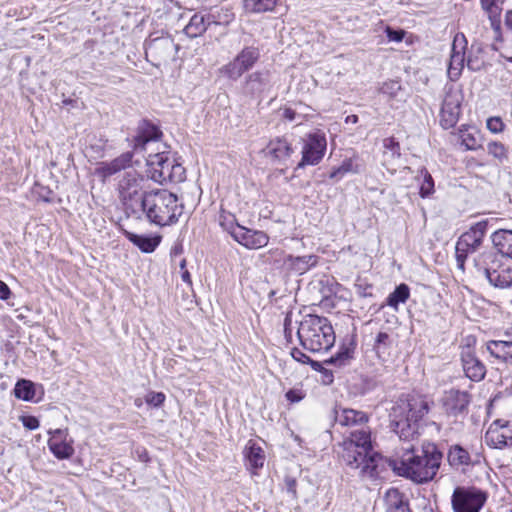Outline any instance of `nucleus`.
Instances as JSON below:
<instances>
[{
	"mask_svg": "<svg viewBox=\"0 0 512 512\" xmlns=\"http://www.w3.org/2000/svg\"><path fill=\"white\" fill-rule=\"evenodd\" d=\"M11 291L6 283L0 280V299L7 300L10 297Z\"/></svg>",
	"mask_w": 512,
	"mask_h": 512,
	"instance_id": "nucleus-57",
	"label": "nucleus"
},
{
	"mask_svg": "<svg viewBox=\"0 0 512 512\" xmlns=\"http://www.w3.org/2000/svg\"><path fill=\"white\" fill-rule=\"evenodd\" d=\"M285 397L287 401L294 404L300 402L305 397V393L300 388H293L286 392Z\"/></svg>",
	"mask_w": 512,
	"mask_h": 512,
	"instance_id": "nucleus-52",
	"label": "nucleus"
},
{
	"mask_svg": "<svg viewBox=\"0 0 512 512\" xmlns=\"http://www.w3.org/2000/svg\"><path fill=\"white\" fill-rule=\"evenodd\" d=\"M486 229L487 222L480 221L459 237L455 247V257L457 267L461 271L465 270V261L468 255L476 252L482 245Z\"/></svg>",
	"mask_w": 512,
	"mask_h": 512,
	"instance_id": "nucleus-7",
	"label": "nucleus"
},
{
	"mask_svg": "<svg viewBox=\"0 0 512 512\" xmlns=\"http://www.w3.org/2000/svg\"><path fill=\"white\" fill-rule=\"evenodd\" d=\"M461 362L463 371L466 377H468L470 380L478 382L485 377V365L469 348H466L461 352Z\"/></svg>",
	"mask_w": 512,
	"mask_h": 512,
	"instance_id": "nucleus-24",
	"label": "nucleus"
},
{
	"mask_svg": "<svg viewBox=\"0 0 512 512\" xmlns=\"http://www.w3.org/2000/svg\"><path fill=\"white\" fill-rule=\"evenodd\" d=\"M297 336L304 349L326 352L335 343V333L330 321L318 315H306L300 322Z\"/></svg>",
	"mask_w": 512,
	"mask_h": 512,
	"instance_id": "nucleus-4",
	"label": "nucleus"
},
{
	"mask_svg": "<svg viewBox=\"0 0 512 512\" xmlns=\"http://www.w3.org/2000/svg\"><path fill=\"white\" fill-rule=\"evenodd\" d=\"M420 174L423 177V180L420 184L419 194L422 198H426L434 193V181L426 169H422Z\"/></svg>",
	"mask_w": 512,
	"mask_h": 512,
	"instance_id": "nucleus-45",
	"label": "nucleus"
},
{
	"mask_svg": "<svg viewBox=\"0 0 512 512\" xmlns=\"http://www.w3.org/2000/svg\"><path fill=\"white\" fill-rule=\"evenodd\" d=\"M482 63H480L477 59H473L469 57L467 59V67L472 71H478L481 69Z\"/></svg>",
	"mask_w": 512,
	"mask_h": 512,
	"instance_id": "nucleus-59",
	"label": "nucleus"
},
{
	"mask_svg": "<svg viewBox=\"0 0 512 512\" xmlns=\"http://www.w3.org/2000/svg\"><path fill=\"white\" fill-rule=\"evenodd\" d=\"M166 396L162 392L150 391L145 395V402L155 408H159L163 405Z\"/></svg>",
	"mask_w": 512,
	"mask_h": 512,
	"instance_id": "nucleus-49",
	"label": "nucleus"
},
{
	"mask_svg": "<svg viewBox=\"0 0 512 512\" xmlns=\"http://www.w3.org/2000/svg\"><path fill=\"white\" fill-rule=\"evenodd\" d=\"M162 132L153 125H147L134 139V150L142 151L147 158L151 153L166 152V145L160 141Z\"/></svg>",
	"mask_w": 512,
	"mask_h": 512,
	"instance_id": "nucleus-13",
	"label": "nucleus"
},
{
	"mask_svg": "<svg viewBox=\"0 0 512 512\" xmlns=\"http://www.w3.org/2000/svg\"><path fill=\"white\" fill-rule=\"evenodd\" d=\"M166 1L169 2V4L168 3L165 4L168 9H171L172 6H175L179 9L182 7L181 0H166Z\"/></svg>",
	"mask_w": 512,
	"mask_h": 512,
	"instance_id": "nucleus-64",
	"label": "nucleus"
},
{
	"mask_svg": "<svg viewBox=\"0 0 512 512\" xmlns=\"http://www.w3.org/2000/svg\"><path fill=\"white\" fill-rule=\"evenodd\" d=\"M480 3H481L482 9L488 15V19L490 21L491 28L493 29L494 33L496 34V38H499L500 27H501L500 14H501L502 8L498 4V0H480Z\"/></svg>",
	"mask_w": 512,
	"mask_h": 512,
	"instance_id": "nucleus-30",
	"label": "nucleus"
},
{
	"mask_svg": "<svg viewBox=\"0 0 512 512\" xmlns=\"http://www.w3.org/2000/svg\"><path fill=\"white\" fill-rule=\"evenodd\" d=\"M487 152L500 162H503L508 158L507 148L500 142L495 141L488 143Z\"/></svg>",
	"mask_w": 512,
	"mask_h": 512,
	"instance_id": "nucleus-46",
	"label": "nucleus"
},
{
	"mask_svg": "<svg viewBox=\"0 0 512 512\" xmlns=\"http://www.w3.org/2000/svg\"><path fill=\"white\" fill-rule=\"evenodd\" d=\"M466 39L463 34H457L454 37L450 62L448 66V77L452 81H456L464 68Z\"/></svg>",
	"mask_w": 512,
	"mask_h": 512,
	"instance_id": "nucleus-18",
	"label": "nucleus"
},
{
	"mask_svg": "<svg viewBox=\"0 0 512 512\" xmlns=\"http://www.w3.org/2000/svg\"><path fill=\"white\" fill-rule=\"evenodd\" d=\"M354 352L353 343H349V345H344L340 348L339 352L325 361V363L330 365H335L338 367L344 366L348 363V361L352 358Z\"/></svg>",
	"mask_w": 512,
	"mask_h": 512,
	"instance_id": "nucleus-42",
	"label": "nucleus"
},
{
	"mask_svg": "<svg viewBox=\"0 0 512 512\" xmlns=\"http://www.w3.org/2000/svg\"><path fill=\"white\" fill-rule=\"evenodd\" d=\"M14 395L18 399L24 401H31L35 396L34 384L29 380H19L14 388Z\"/></svg>",
	"mask_w": 512,
	"mask_h": 512,
	"instance_id": "nucleus-41",
	"label": "nucleus"
},
{
	"mask_svg": "<svg viewBox=\"0 0 512 512\" xmlns=\"http://www.w3.org/2000/svg\"><path fill=\"white\" fill-rule=\"evenodd\" d=\"M429 403L423 396L403 395L391 406L390 424L400 440L412 441L418 435L419 421L429 412Z\"/></svg>",
	"mask_w": 512,
	"mask_h": 512,
	"instance_id": "nucleus-1",
	"label": "nucleus"
},
{
	"mask_svg": "<svg viewBox=\"0 0 512 512\" xmlns=\"http://www.w3.org/2000/svg\"><path fill=\"white\" fill-rule=\"evenodd\" d=\"M287 492L291 494L292 498H296V481L294 479L286 480Z\"/></svg>",
	"mask_w": 512,
	"mask_h": 512,
	"instance_id": "nucleus-58",
	"label": "nucleus"
},
{
	"mask_svg": "<svg viewBox=\"0 0 512 512\" xmlns=\"http://www.w3.org/2000/svg\"><path fill=\"white\" fill-rule=\"evenodd\" d=\"M341 457L346 465L359 468V461L367 450H371L370 430L356 429L342 443Z\"/></svg>",
	"mask_w": 512,
	"mask_h": 512,
	"instance_id": "nucleus-6",
	"label": "nucleus"
},
{
	"mask_svg": "<svg viewBox=\"0 0 512 512\" xmlns=\"http://www.w3.org/2000/svg\"><path fill=\"white\" fill-rule=\"evenodd\" d=\"M494 38L497 41H501L503 44L501 47H495L496 50H502V54L505 58L512 61V30L505 31V39H502L501 34L499 38H496V34L494 33Z\"/></svg>",
	"mask_w": 512,
	"mask_h": 512,
	"instance_id": "nucleus-47",
	"label": "nucleus"
},
{
	"mask_svg": "<svg viewBox=\"0 0 512 512\" xmlns=\"http://www.w3.org/2000/svg\"><path fill=\"white\" fill-rule=\"evenodd\" d=\"M231 236L248 249H259L268 244L269 237L263 231L250 230L238 224L228 228Z\"/></svg>",
	"mask_w": 512,
	"mask_h": 512,
	"instance_id": "nucleus-15",
	"label": "nucleus"
},
{
	"mask_svg": "<svg viewBox=\"0 0 512 512\" xmlns=\"http://www.w3.org/2000/svg\"><path fill=\"white\" fill-rule=\"evenodd\" d=\"M492 242L497 251L512 260V230L499 229L492 236Z\"/></svg>",
	"mask_w": 512,
	"mask_h": 512,
	"instance_id": "nucleus-27",
	"label": "nucleus"
},
{
	"mask_svg": "<svg viewBox=\"0 0 512 512\" xmlns=\"http://www.w3.org/2000/svg\"><path fill=\"white\" fill-rule=\"evenodd\" d=\"M148 181L143 176L134 172H128L119 183L120 199L127 211L140 217L150 190L147 188Z\"/></svg>",
	"mask_w": 512,
	"mask_h": 512,
	"instance_id": "nucleus-5",
	"label": "nucleus"
},
{
	"mask_svg": "<svg viewBox=\"0 0 512 512\" xmlns=\"http://www.w3.org/2000/svg\"><path fill=\"white\" fill-rule=\"evenodd\" d=\"M260 57L259 50L254 47H245L237 56L227 64L223 65L220 74L232 81H237L248 70H250Z\"/></svg>",
	"mask_w": 512,
	"mask_h": 512,
	"instance_id": "nucleus-10",
	"label": "nucleus"
},
{
	"mask_svg": "<svg viewBox=\"0 0 512 512\" xmlns=\"http://www.w3.org/2000/svg\"><path fill=\"white\" fill-rule=\"evenodd\" d=\"M487 350L491 356L512 365V339L490 340Z\"/></svg>",
	"mask_w": 512,
	"mask_h": 512,
	"instance_id": "nucleus-26",
	"label": "nucleus"
},
{
	"mask_svg": "<svg viewBox=\"0 0 512 512\" xmlns=\"http://www.w3.org/2000/svg\"><path fill=\"white\" fill-rule=\"evenodd\" d=\"M487 129L492 133H500L504 129V123L500 117H490L486 122Z\"/></svg>",
	"mask_w": 512,
	"mask_h": 512,
	"instance_id": "nucleus-50",
	"label": "nucleus"
},
{
	"mask_svg": "<svg viewBox=\"0 0 512 512\" xmlns=\"http://www.w3.org/2000/svg\"><path fill=\"white\" fill-rule=\"evenodd\" d=\"M326 147L327 142L324 133L318 131L308 134L303 140L302 159L296 168L317 165L324 157Z\"/></svg>",
	"mask_w": 512,
	"mask_h": 512,
	"instance_id": "nucleus-11",
	"label": "nucleus"
},
{
	"mask_svg": "<svg viewBox=\"0 0 512 512\" xmlns=\"http://www.w3.org/2000/svg\"><path fill=\"white\" fill-rule=\"evenodd\" d=\"M334 422L336 426L354 428L360 426L361 428L368 429L364 426L368 420V415L360 410L336 406L333 409Z\"/></svg>",
	"mask_w": 512,
	"mask_h": 512,
	"instance_id": "nucleus-17",
	"label": "nucleus"
},
{
	"mask_svg": "<svg viewBox=\"0 0 512 512\" xmlns=\"http://www.w3.org/2000/svg\"><path fill=\"white\" fill-rule=\"evenodd\" d=\"M402 90L401 84L398 81L390 80L384 82L381 87L379 88V91L382 94L388 95L389 97L396 98L399 95V92Z\"/></svg>",
	"mask_w": 512,
	"mask_h": 512,
	"instance_id": "nucleus-48",
	"label": "nucleus"
},
{
	"mask_svg": "<svg viewBox=\"0 0 512 512\" xmlns=\"http://www.w3.org/2000/svg\"><path fill=\"white\" fill-rule=\"evenodd\" d=\"M126 238L137 246L144 253H152L160 244L161 237L158 235H139L133 232L125 231Z\"/></svg>",
	"mask_w": 512,
	"mask_h": 512,
	"instance_id": "nucleus-28",
	"label": "nucleus"
},
{
	"mask_svg": "<svg viewBox=\"0 0 512 512\" xmlns=\"http://www.w3.org/2000/svg\"><path fill=\"white\" fill-rule=\"evenodd\" d=\"M461 138L462 144L467 150H477L480 147L477 138L471 133H465Z\"/></svg>",
	"mask_w": 512,
	"mask_h": 512,
	"instance_id": "nucleus-51",
	"label": "nucleus"
},
{
	"mask_svg": "<svg viewBox=\"0 0 512 512\" xmlns=\"http://www.w3.org/2000/svg\"><path fill=\"white\" fill-rule=\"evenodd\" d=\"M486 500V493L475 487H456L451 497L454 512H480Z\"/></svg>",
	"mask_w": 512,
	"mask_h": 512,
	"instance_id": "nucleus-8",
	"label": "nucleus"
},
{
	"mask_svg": "<svg viewBox=\"0 0 512 512\" xmlns=\"http://www.w3.org/2000/svg\"><path fill=\"white\" fill-rule=\"evenodd\" d=\"M356 292L361 297H371L372 296V287L370 285H362V284H356Z\"/></svg>",
	"mask_w": 512,
	"mask_h": 512,
	"instance_id": "nucleus-55",
	"label": "nucleus"
},
{
	"mask_svg": "<svg viewBox=\"0 0 512 512\" xmlns=\"http://www.w3.org/2000/svg\"><path fill=\"white\" fill-rule=\"evenodd\" d=\"M380 457L377 453L367 450L359 461L360 475L367 477H374L377 474L378 461Z\"/></svg>",
	"mask_w": 512,
	"mask_h": 512,
	"instance_id": "nucleus-33",
	"label": "nucleus"
},
{
	"mask_svg": "<svg viewBox=\"0 0 512 512\" xmlns=\"http://www.w3.org/2000/svg\"><path fill=\"white\" fill-rule=\"evenodd\" d=\"M318 262V257L315 255H305V256H292L288 255L284 264L292 271L303 274L308 271L311 267H314Z\"/></svg>",
	"mask_w": 512,
	"mask_h": 512,
	"instance_id": "nucleus-29",
	"label": "nucleus"
},
{
	"mask_svg": "<svg viewBox=\"0 0 512 512\" xmlns=\"http://www.w3.org/2000/svg\"><path fill=\"white\" fill-rule=\"evenodd\" d=\"M234 19V13L228 7H221L212 9L207 14L208 23H215L218 25H227Z\"/></svg>",
	"mask_w": 512,
	"mask_h": 512,
	"instance_id": "nucleus-40",
	"label": "nucleus"
},
{
	"mask_svg": "<svg viewBox=\"0 0 512 512\" xmlns=\"http://www.w3.org/2000/svg\"><path fill=\"white\" fill-rule=\"evenodd\" d=\"M485 443L494 449L512 447V419H496L488 427Z\"/></svg>",
	"mask_w": 512,
	"mask_h": 512,
	"instance_id": "nucleus-12",
	"label": "nucleus"
},
{
	"mask_svg": "<svg viewBox=\"0 0 512 512\" xmlns=\"http://www.w3.org/2000/svg\"><path fill=\"white\" fill-rule=\"evenodd\" d=\"M400 460H393V470L400 476L409 478L417 483L430 481L436 475L442 454L434 444L423 445L420 454L415 453L411 445L405 449Z\"/></svg>",
	"mask_w": 512,
	"mask_h": 512,
	"instance_id": "nucleus-2",
	"label": "nucleus"
},
{
	"mask_svg": "<svg viewBox=\"0 0 512 512\" xmlns=\"http://www.w3.org/2000/svg\"><path fill=\"white\" fill-rule=\"evenodd\" d=\"M132 152H125L110 162H101L95 168V175L105 181L107 178L131 166Z\"/></svg>",
	"mask_w": 512,
	"mask_h": 512,
	"instance_id": "nucleus-23",
	"label": "nucleus"
},
{
	"mask_svg": "<svg viewBox=\"0 0 512 512\" xmlns=\"http://www.w3.org/2000/svg\"><path fill=\"white\" fill-rule=\"evenodd\" d=\"M385 33H386L387 38L390 41H394V42H401L405 36L404 30H394L390 26L386 27Z\"/></svg>",
	"mask_w": 512,
	"mask_h": 512,
	"instance_id": "nucleus-53",
	"label": "nucleus"
},
{
	"mask_svg": "<svg viewBox=\"0 0 512 512\" xmlns=\"http://www.w3.org/2000/svg\"><path fill=\"white\" fill-rule=\"evenodd\" d=\"M473 262L477 272L484 277H486L493 266L496 265L495 255L491 252L480 253L474 258Z\"/></svg>",
	"mask_w": 512,
	"mask_h": 512,
	"instance_id": "nucleus-38",
	"label": "nucleus"
},
{
	"mask_svg": "<svg viewBox=\"0 0 512 512\" xmlns=\"http://www.w3.org/2000/svg\"><path fill=\"white\" fill-rule=\"evenodd\" d=\"M176 51L177 45L169 37L151 39L146 46V56L158 62L173 58Z\"/></svg>",
	"mask_w": 512,
	"mask_h": 512,
	"instance_id": "nucleus-19",
	"label": "nucleus"
},
{
	"mask_svg": "<svg viewBox=\"0 0 512 512\" xmlns=\"http://www.w3.org/2000/svg\"><path fill=\"white\" fill-rule=\"evenodd\" d=\"M186 178V170L181 163H179L175 158L170 166V171L168 175V183H180L184 181Z\"/></svg>",
	"mask_w": 512,
	"mask_h": 512,
	"instance_id": "nucleus-44",
	"label": "nucleus"
},
{
	"mask_svg": "<svg viewBox=\"0 0 512 512\" xmlns=\"http://www.w3.org/2000/svg\"><path fill=\"white\" fill-rule=\"evenodd\" d=\"M277 0H244L243 9L246 13H264L272 11Z\"/></svg>",
	"mask_w": 512,
	"mask_h": 512,
	"instance_id": "nucleus-37",
	"label": "nucleus"
},
{
	"mask_svg": "<svg viewBox=\"0 0 512 512\" xmlns=\"http://www.w3.org/2000/svg\"><path fill=\"white\" fill-rule=\"evenodd\" d=\"M385 512H412L404 496L397 489H390L385 495Z\"/></svg>",
	"mask_w": 512,
	"mask_h": 512,
	"instance_id": "nucleus-31",
	"label": "nucleus"
},
{
	"mask_svg": "<svg viewBox=\"0 0 512 512\" xmlns=\"http://www.w3.org/2000/svg\"><path fill=\"white\" fill-rule=\"evenodd\" d=\"M463 93L454 85L445 86L444 99L440 111V124L444 129L453 128L460 117Z\"/></svg>",
	"mask_w": 512,
	"mask_h": 512,
	"instance_id": "nucleus-9",
	"label": "nucleus"
},
{
	"mask_svg": "<svg viewBox=\"0 0 512 512\" xmlns=\"http://www.w3.org/2000/svg\"><path fill=\"white\" fill-rule=\"evenodd\" d=\"M183 213V205L177 195L166 189L150 190L140 214L157 226H167L176 223Z\"/></svg>",
	"mask_w": 512,
	"mask_h": 512,
	"instance_id": "nucleus-3",
	"label": "nucleus"
},
{
	"mask_svg": "<svg viewBox=\"0 0 512 512\" xmlns=\"http://www.w3.org/2000/svg\"><path fill=\"white\" fill-rule=\"evenodd\" d=\"M384 146V164L386 165L389 161L399 159L401 156L400 145L394 138H386L383 141Z\"/></svg>",
	"mask_w": 512,
	"mask_h": 512,
	"instance_id": "nucleus-43",
	"label": "nucleus"
},
{
	"mask_svg": "<svg viewBox=\"0 0 512 512\" xmlns=\"http://www.w3.org/2000/svg\"><path fill=\"white\" fill-rule=\"evenodd\" d=\"M181 279L188 285H192L191 276L188 270L181 271Z\"/></svg>",
	"mask_w": 512,
	"mask_h": 512,
	"instance_id": "nucleus-63",
	"label": "nucleus"
},
{
	"mask_svg": "<svg viewBox=\"0 0 512 512\" xmlns=\"http://www.w3.org/2000/svg\"><path fill=\"white\" fill-rule=\"evenodd\" d=\"M270 86V74L268 71H255L245 77L242 83V92L249 97H259Z\"/></svg>",
	"mask_w": 512,
	"mask_h": 512,
	"instance_id": "nucleus-21",
	"label": "nucleus"
},
{
	"mask_svg": "<svg viewBox=\"0 0 512 512\" xmlns=\"http://www.w3.org/2000/svg\"><path fill=\"white\" fill-rule=\"evenodd\" d=\"M485 278L491 285L498 288H507L512 284L510 272L505 269L498 271L495 266H493Z\"/></svg>",
	"mask_w": 512,
	"mask_h": 512,
	"instance_id": "nucleus-35",
	"label": "nucleus"
},
{
	"mask_svg": "<svg viewBox=\"0 0 512 512\" xmlns=\"http://www.w3.org/2000/svg\"><path fill=\"white\" fill-rule=\"evenodd\" d=\"M363 168L364 165L359 157L353 156L345 159L338 168L334 169L330 174V178L339 180L347 173H360L363 171Z\"/></svg>",
	"mask_w": 512,
	"mask_h": 512,
	"instance_id": "nucleus-32",
	"label": "nucleus"
},
{
	"mask_svg": "<svg viewBox=\"0 0 512 512\" xmlns=\"http://www.w3.org/2000/svg\"><path fill=\"white\" fill-rule=\"evenodd\" d=\"M48 447L52 454L60 460L69 459L74 454L73 439L67 429L50 430Z\"/></svg>",
	"mask_w": 512,
	"mask_h": 512,
	"instance_id": "nucleus-16",
	"label": "nucleus"
},
{
	"mask_svg": "<svg viewBox=\"0 0 512 512\" xmlns=\"http://www.w3.org/2000/svg\"><path fill=\"white\" fill-rule=\"evenodd\" d=\"M20 420L23 424V426L28 430H35L39 428V420L34 416H21Z\"/></svg>",
	"mask_w": 512,
	"mask_h": 512,
	"instance_id": "nucleus-54",
	"label": "nucleus"
},
{
	"mask_svg": "<svg viewBox=\"0 0 512 512\" xmlns=\"http://www.w3.org/2000/svg\"><path fill=\"white\" fill-rule=\"evenodd\" d=\"M207 15L194 14L189 23L185 26V32L191 37L201 35L207 29Z\"/></svg>",
	"mask_w": 512,
	"mask_h": 512,
	"instance_id": "nucleus-39",
	"label": "nucleus"
},
{
	"mask_svg": "<svg viewBox=\"0 0 512 512\" xmlns=\"http://www.w3.org/2000/svg\"><path fill=\"white\" fill-rule=\"evenodd\" d=\"M246 467L255 473L262 468L266 459L265 452L254 440H249L244 448Z\"/></svg>",
	"mask_w": 512,
	"mask_h": 512,
	"instance_id": "nucleus-25",
	"label": "nucleus"
},
{
	"mask_svg": "<svg viewBox=\"0 0 512 512\" xmlns=\"http://www.w3.org/2000/svg\"><path fill=\"white\" fill-rule=\"evenodd\" d=\"M292 357L302 363H305L306 361H309L310 358L306 356L304 353H302L299 349L295 348L291 352Z\"/></svg>",
	"mask_w": 512,
	"mask_h": 512,
	"instance_id": "nucleus-56",
	"label": "nucleus"
},
{
	"mask_svg": "<svg viewBox=\"0 0 512 512\" xmlns=\"http://www.w3.org/2000/svg\"><path fill=\"white\" fill-rule=\"evenodd\" d=\"M448 461L453 467L468 466L472 463L469 452L460 445L450 447Z\"/></svg>",
	"mask_w": 512,
	"mask_h": 512,
	"instance_id": "nucleus-34",
	"label": "nucleus"
},
{
	"mask_svg": "<svg viewBox=\"0 0 512 512\" xmlns=\"http://www.w3.org/2000/svg\"><path fill=\"white\" fill-rule=\"evenodd\" d=\"M505 27L506 31L512 30V10H509L505 14Z\"/></svg>",
	"mask_w": 512,
	"mask_h": 512,
	"instance_id": "nucleus-61",
	"label": "nucleus"
},
{
	"mask_svg": "<svg viewBox=\"0 0 512 512\" xmlns=\"http://www.w3.org/2000/svg\"><path fill=\"white\" fill-rule=\"evenodd\" d=\"M264 152L265 155L269 157L273 163L287 165L288 161L294 153V149L286 138L276 137L269 141Z\"/></svg>",
	"mask_w": 512,
	"mask_h": 512,
	"instance_id": "nucleus-20",
	"label": "nucleus"
},
{
	"mask_svg": "<svg viewBox=\"0 0 512 512\" xmlns=\"http://www.w3.org/2000/svg\"><path fill=\"white\" fill-rule=\"evenodd\" d=\"M174 161L168 152L151 153L147 157V174L154 182L164 184L168 183L170 166Z\"/></svg>",
	"mask_w": 512,
	"mask_h": 512,
	"instance_id": "nucleus-14",
	"label": "nucleus"
},
{
	"mask_svg": "<svg viewBox=\"0 0 512 512\" xmlns=\"http://www.w3.org/2000/svg\"><path fill=\"white\" fill-rule=\"evenodd\" d=\"M469 404L467 392L451 389L445 392L442 398V405L448 416L457 417L464 413Z\"/></svg>",
	"mask_w": 512,
	"mask_h": 512,
	"instance_id": "nucleus-22",
	"label": "nucleus"
},
{
	"mask_svg": "<svg viewBox=\"0 0 512 512\" xmlns=\"http://www.w3.org/2000/svg\"><path fill=\"white\" fill-rule=\"evenodd\" d=\"M410 296V288L407 284L398 285L395 290L390 293L386 299V304L395 310L398 309L399 304L405 303Z\"/></svg>",
	"mask_w": 512,
	"mask_h": 512,
	"instance_id": "nucleus-36",
	"label": "nucleus"
},
{
	"mask_svg": "<svg viewBox=\"0 0 512 512\" xmlns=\"http://www.w3.org/2000/svg\"><path fill=\"white\" fill-rule=\"evenodd\" d=\"M388 340H389V335L385 332H380V333H378L375 342L377 345H381V344L386 345Z\"/></svg>",
	"mask_w": 512,
	"mask_h": 512,
	"instance_id": "nucleus-60",
	"label": "nucleus"
},
{
	"mask_svg": "<svg viewBox=\"0 0 512 512\" xmlns=\"http://www.w3.org/2000/svg\"><path fill=\"white\" fill-rule=\"evenodd\" d=\"M283 116L288 121H293L295 119V112L292 109L287 108L284 110Z\"/></svg>",
	"mask_w": 512,
	"mask_h": 512,
	"instance_id": "nucleus-62",
	"label": "nucleus"
}]
</instances>
